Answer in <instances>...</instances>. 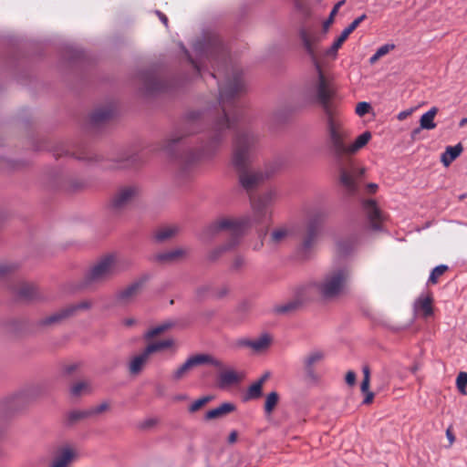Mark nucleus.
<instances>
[{
    "mask_svg": "<svg viewBox=\"0 0 467 467\" xmlns=\"http://www.w3.org/2000/svg\"><path fill=\"white\" fill-rule=\"evenodd\" d=\"M269 376H270V373L266 372L256 382H260L261 385L263 386L264 383L266 381V379L269 378Z\"/></svg>",
    "mask_w": 467,
    "mask_h": 467,
    "instance_id": "obj_58",
    "label": "nucleus"
},
{
    "mask_svg": "<svg viewBox=\"0 0 467 467\" xmlns=\"http://www.w3.org/2000/svg\"><path fill=\"white\" fill-rule=\"evenodd\" d=\"M115 273V257L113 255H107L86 273L84 283L86 285L100 283L109 279Z\"/></svg>",
    "mask_w": 467,
    "mask_h": 467,
    "instance_id": "obj_5",
    "label": "nucleus"
},
{
    "mask_svg": "<svg viewBox=\"0 0 467 467\" xmlns=\"http://www.w3.org/2000/svg\"><path fill=\"white\" fill-rule=\"evenodd\" d=\"M146 279V277L140 278L131 283L127 287L119 290L115 295L116 303L119 305H128L131 303L140 292Z\"/></svg>",
    "mask_w": 467,
    "mask_h": 467,
    "instance_id": "obj_13",
    "label": "nucleus"
},
{
    "mask_svg": "<svg viewBox=\"0 0 467 467\" xmlns=\"http://www.w3.org/2000/svg\"><path fill=\"white\" fill-rule=\"evenodd\" d=\"M466 124H467V118H463V119L460 121L459 126H460V127H463V126H465Z\"/></svg>",
    "mask_w": 467,
    "mask_h": 467,
    "instance_id": "obj_64",
    "label": "nucleus"
},
{
    "mask_svg": "<svg viewBox=\"0 0 467 467\" xmlns=\"http://www.w3.org/2000/svg\"><path fill=\"white\" fill-rule=\"evenodd\" d=\"M50 455L49 467H70L78 459V451L72 443L61 442L52 448Z\"/></svg>",
    "mask_w": 467,
    "mask_h": 467,
    "instance_id": "obj_6",
    "label": "nucleus"
},
{
    "mask_svg": "<svg viewBox=\"0 0 467 467\" xmlns=\"http://www.w3.org/2000/svg\"><path fill=\"white\" fill-rule=\"evenodd\" d=\"M292 234V227L289 225H283L274 229L270 235V243L272 244H278L285 241Z\"/></svg>",
    "mask_w": 467,
    "mask_h": 467,
    "instance_id": "obj_25",
    "label": "nucleus"
},
{
    "mask_svg": "<svg viewBox=\"0 0 467 467\" xmlns=\"http://www.w3.org/2000/svg\"><path fill=\"white\" fill-rule=\"evenodd\" d=\"M367 187L369 192H375L378 189V185L376 183H368Z\"/></svg>",
    "mask_w": 467,
    "mask_h": 467,
    "instance_id": "obj_60",
    "label": "nucleus"
},
{
    "mask_svg": "<svg viewBox=\"0 0 467 467\" xmlns=\"http://www.w3.org/2000/svg\"><path fill=\"white\" fill-rule=\"evenodd\" d=\"M136 323V320L134 318H126L123 321V324L127 327H130Z\"/></svg>",
    "mask_w": 467,
    "mask_h": 467,
    "instance_id": "obj_59",
    "label": "nucleus"
},
{
    "mask_svg": "<svg viewBox=\"0 0 467 467\" xmlns=\"http://www.w3.org/2000/svg\"><path fill=\"white\" fill-rule=\"evenodd\" d=\"M395 46L393 44H385L381 47H379L376 53L379 55V57H382L385 55H387L390 50L394 49Z\"/></svg>",
    "mask_w": 467,
    "mask_h": 467,
    "instance_id": "obj_47",
    "label": "nucleus"
},
{
    "mask_svg": "<svg viewBox=\"0 0 467 467\" xmlns=\"http://www.w3.org/2000/svg\"><path fill=\"white\" fill-rule=\"evenodd\" d=\"M369 388V379H363L360 385L362 392H368Z\"/></svg>",
    "mask_w": 467,
    "mask_h": 467,
    "instance_id": "obj_52",
    "label": "nucleus"
},
{
    "mask_svg": "<svg viewBox=\"0 0 467 467\" xmlns=\"http://www.w3.org/2000/svg\"><path fill=\"white\" fill-rule=\"evenodd\" d=\"M346 382L349 386H353L356 383V373L354 371H348L346 375Z\"/></svg>",
    "mask_w": 467,
    "mask_h": 467,
    "instance_id": "obj_49",
    "label": "nucleus"
},
{
    "mask_svg": "<svg viewBox=\"0 0 467 467\" xmlns=\"http://www.w3.org/2000/svg\"><path fill=\"white\" fill-rule=\"evenodd\" d=\"M92 306V303L88 300H84L77 304L69 305L57 312L42 318L38 321L40 326H51L61 322L62 320L74 316L78 311L88 310Z\"/></svg>",
    "mask_w": 467,
    "mask_h": 467,
    "instance_id": "obj_10",
    "label": "nucleus"
},
{
    "mask_svg": "<svg viewBox=\"0 0 467 467\" xmlns=\"http://www.w3.org/2000/svg\"><path fill=\"white\" fill-rule=\"evenodd\" d=\"M11 290L21 300L30 301L38 297V291L36 285L25 281H19L12 285Z\"/></svg>",
    "mask_w": 467,
    "mask_h": 467,
    "instance_id": "obj_18",
    "label": "nucleus"
},
{
    "mask_svg": "<svg viewBox=\"0 0 467 467\" xmlns=\"http://www.w3.org/2000/svg\"><path fill=\"white\" fill-rule=\"evenodd\" d=\"M89 391V384L86 381H79L72 385L70 388V393L72 396H79L84 392Z\"/></svg>",
    "mask_w": 467,
    "mask_h": 467,
    "instance_id": "obj_40",
    "label": "nucleus"
},
{
    "mask_svg": "<svg viewBox=\"0 0 467 467\" xmlns=\"http://www.w3.org/2000/svg\"><path fill=\"white\" fill-rule=\"evenodd\" d=\"M210 289L211 286L209 285L200 286L196 291L197 296L200 298L204 297L205 294L208 293Z\"/></svg>",
    "mask_w": 467,
    "mask_h": 467,
    "instance_id": "obj_50",
    "label": "nucleus"
},
{
    "mask_svg": "<svg viewBox=\"0 0 467 467\" xmlns=\"http://www.w3.org/2000/svg\"><path fill=\"white\" fill-rule=\"evenodd\" d=\"M244 263H245L244 258L241 255H238L234 259L232 267L234 270H239L240 268H242L244 265Z\"/></svg>",
    "mask_w": 467,
    "mask_h": 467,
    "instance_id": "obj_48",
    "label": "nucleus"
},
{
    "mask_svg": "<svg viewBox=\"0 0 467 467\" xmlns=\"http://www.w3.org/2000/svg\"><path fill=\"white\" fill-rule=\"evenodd\" d=\"M178 232V228L175 226H166L159 229L155 234V238L158 242H164L172 236Z\"/></svg>",
    "mask_w": 467,
    "mask_h": 467,
    "instance_id": "obj_32",
    "label": "nucleus"
},
{
    "mask_svg": "<svg viewBox=\"0 0 467 467\" xmlns=\"http://www.w3.org/2000/svg\"><path fill=\"white\" fill-rule=\"evenodd\" d=\"M363 379H369V377H370V372H369V368L365 366L363 368Z\"/></svg>",
    "mask_w": 467,
    "mask_h": 467,
    "instance_id": "obj_57",
    "label": "nucleus"
},
{
    "mask_svg": "<svg viewBox=\"0 0 467 467\" xmlns=\"http://www.w3.org/2000/svg\"><path fill=\"white\" fill-rule=\"evenodd\" d=\"M344 2H345L344 0L339 1L332 8V10H331V12L329 14V16L327 17V19L323 24V27H324L325 31H327L329 28V26H331V24L334 22V17L337 15V13L338 12L339 7L344 4Z\"/></svg>",
    "mask_w": 467,
    "mask_h": 467,
    "instance_id": "obj_41",
    "label": "nucleus"
},
{
    "mask_svg": "<svg viewBox=\"0 0 467 467\" xmlns=\"http://www.w3.org/2000/svg\"><path fill=\"white\" fill-rule=\"evenodd\" d=\"M236 440H237V432L235 431H231V433L229 434V437H228V442L234 443L236 441Z\"/></svg>",
    "mask_w": 467,
    "mask_h": 467,
    "instance_id": "obj_54",
    "label": "nucleus"
},
{
    "mask_svg": "<svg viewBox=\"0 0 467 467\" xmlns=\"http://www.w3.org/2000/svg\"><path fill=\"white\" fill-rule=\"evenodd\" d=\"M456 386L462 394H466L467 372H460L456 379Z\"/></svg>",
    "mask_w": 467,
    "mask_h": 467,
    "instance_id": "obj_42",
    "label": "nucleus"
},
{
    "mask_svg": "<svg viewBox=\"0 0 467 467\" xmlns=\"http://www.w3.org/2000/svg\"><path fill=\"white\" fill-rule=\"evenodd\" d=\"M19 267L16 262L0 263V279L8 277L15 273Z\"/></svg>",
    "mask_w": 467,
    "mask_h": 467,
    "instance_id": "obj_33",
    "label": "nucleus"
},
{
    "mask_svg": "<svg viewBox=\"0 0 467 467\" xmlns=\"http://www.w3.org/2000/svg\"><path fill=\"white\" fill-rule=\"evenodd\" d=\"M380 58V57H379V55L375 52V54L373 56L370 57L369 58V62L370 64H374L375 62H377L379 59Z\"/></svg>",
    "mask_w": 467,
    "mask_h": 467,
    "instance_id": "obj_62",
    "label": "nucleus"
},
{
    "mask_svg": "<svg viewBox=\"0 0 467 467\" xmlns=\"http://www.w3.org/2000/svg\"><path fill=\"white\" fill-rule=\"evenodd\" d=\"M228 294V288L226 286H223L221 288H219L215 293H214V297L215 298H223V296H225L226 295Z\"/></svg>",
    "mask_w": 467,
    "mask_h": 467,
    "instance_id": "obj_51",
    "label": "nucleus"
},
{
    "mask_svg": "<svg viewBox=\"0 0 467 467\" xmlns=\"http://www.w3.org/2000/svg\"><path fill=\"white\" fill-rule=\"evenodd\" d=\"M437 108L433 107L427 112H425L420 119V128L415 129L412 131V137H414L417 133L420 131V130H433L436 127V123L434 122V118L437 114Z\"/></svg>",
    "mask_w": 467,
    "mask_h": 467,
    "instance_id": "obj_21",
    "label": "nucleus"
},
{
    "mask_svg": "<svg viewBox=\"0 0 467 467\" xmlns=\"http://www.w3.org/2000/svg\"><path fill=\"white\" fill-rule=\"evenodd\" d=\"M300 306H301L300 299H297L296 296L294 299H292L288 302H285V303L280 304V305H275L273 307L272 311L274 314L279 315V316L287 315V314L292 313L295 310H296Z\"/></svg>",
    "mask_w": 467,
    "mask_h": 467,
    "instance_id": "obj_24",
    "label": "nucleus"
},
{
    "mask_svg": "<svg viewBox=\"0 0 467 467\" xmlns=\"http://www.w3.org/2000/svg\"><path fill=\"white\" fill-rule=\"evenodd\" d=\"M140 78L145 92L148 94L153 95L169 90L168 81L161 78L154 71H144L140 73Z\"/></svg>",
    "mask_w": 467,
    "mask_h": 467,
    "instance_id": "obj_11",
    "label": "nucleus"
},
{
    "mask_svg": "<svg viewBox=\"0 0 467 467\" xmlns=\"http://www.w3.org/2000/svg\"><path fill=\"white\" fill-rule=\"evenodd\" d=\"M204 364H211L219 369L223 368V364L212 356L208 354H197L188 358L183 364L172 372L171 378L173 381H179L182 379L192 368Z\"/></svg>",
    "mask_w": 467,
    "mask_h": 467,
    "instance_id": "obj_7",
    "label": "nucleus"
},
{
    "mask_svg": "<svg viewBox=\"0 0 467 467\" xmlns=\"http://www.w3.org/2000/svg\"><path fill=\"white\" fill-rule=\"evenodd\" d=\"M138 156L137 155H133V156H130L125 160H120V161H118L116 163L112 164L110 166V168L112 169H126V168H130L133 165H135L137 160H138Z\"/></svg>",
    "mask_w": 467,
    "mask_h": 467,
    "instance_id": "obj_39",
    "label": "nucleus"
},
{
    "mask_svg": "<svg viewBox=\"0 0 467 467\" xmlns=\"http://www.w3.org/2000/svg\"><path fill=\"white\" fill-rule=\"evenodd\" d=\"M271 342L272 337L268 333H264L254 339L240 337L234 341V346L236 348H250L254 353H260L267 349Z\"/></svg>",
    "mask_w": 467,
    "mask_h": 467,
    "instance_id": "obj_12",
    "label": "nucleus"
},
{
    "mask_svg": "<svg viewBox=\"0 0 467 467\" xmlns=\"http://www.w3.org/2000/svg\"><path fill=\"white\" fill-rule=\"evenodd\" d=\"M324 357L325 354L322 350L314 349L303 358V368L307 378L317 379L315 368L324 359Z\"/></svg>",
    "mask_w": 467,
    "mask_h": 467,
    "instance_id": "obj_16",
    "label": "nucleus"
},
{
    "mask_svg": "<svg viewBox=\"0 0 467 467\" xmlns=\"http://www.w3.org/2000/svg\"><path fill=\"white\" fill-rule=\"evenodd\" d=\"M149 354L143 350L140 354L135 356L129 364V370L131 374L136 375L139 374L145 363L149 359Z\"/></svg>",
    "mask_w": 467,
    "mask_h": 467,
    "instance_id": "obj_28",
    "label": "nucleus"
},
{
    "mask_svg": "<svg viewBox=\"0 0 467 467\" xmlns=\"http://www.w3.org/2000/svg\"><path fill=\"white\" fill-rule=\"evenodd\" d=\"M363 210L367 214L371 229L375 231L381 230L384 215L377 203L372 200L365 201L363 202Z\"/></svg>",
    "mask_w": 467,
    "mask_h": 467,
    "instance_id": "obj_15",
    "label": "nucleus"
},
{
    "mask_svg": "<svg viewBox=\"0 0 467 467\" xmlns=\"http://www.w3.org/2000/svg\"><path fill=\"white\" fill-rule=\"evenodd\" d=\"M115 114L113 106H106L96 109L89 116V125L97 129L110 120Z\"/></svg>",
    "mask_w": 467,
    "mask_h": 467,
    "instance_id": "obj_17",
    "label": "nucleus"
},
{
    "mask_svg": "<svg viewBox=\"0 0 467 467\" xmlns=\"http://www.w3.org/2000/svg\"><path fill=\"white\" fill-rule=\"evenodd\" d=\"M173 343L174 342H173V340L171 338H168V339H164V340H160V341H156V342L149 344L144 348V350L150 356L152 353H155V352H158V351H161V350H163L165 348H171L173 345Z\"/></svg>",
    "mask_w": 467,
    "mask_h": 467,
    "instance_id": "obj_30",
    "label": "nucleus"
},
{
    "mask_svg": "<svg viewBox=\"0 0 467 467\" xmlns=\"http://www.w3.org/2000/svg\"><path fill=\"white\" fill-rule=\"evenodd\" d=\"M446 436H447L448 440L450 441V443H452L454 441L455 437L450 430H447Z\"/></svg>",
    "mask_w": 467,
    "mask_h": 467,
    "instance_id": "obj_61",
    "label": "nucleus"
},
{
    "mask_svg": "<svg viewBox=\"0 0 467 467\" xmlns=\"http://www.w3.org/2000/svg\"><path fill=\"white\" fill-rule=\"evenodd\" d=\"M276 199L277 192L275 190H269L257 199L251 198L252 217L249 215L239 218L223 217L209 224L202 234L201 238L203 241H210L222 232H227L230 235L227 243L210 252L209 259L216 260L222 254L234 249L239 244L244 230L253 222L262 223L271 215L270 208Z\"/></svg>",
    "mask_w": 467,
    "mask_h": 467,
    "instance_id": "obj_3",
    "label": "nucleus"
},
{
    "mask_svg": "<svg viewBox=\"0 0 467 467\" xmlns=\"http://www.w3.org/2000/svg\"><path fill=\"white\" fill-rule=\"evenodd\" d=\"M263 386L260 382H254L247 389L245 400H257L262 396Z\"/></svg>",
    "mask_w": 467,
    "mask_h": 467,
    "instance_id": "obj_35",
    "label": "nucleus"
},
{
    "mask_svg": "<svg viewBox=\"0 0 467 467\" xmlns=\"http://www.w3.org/2000/svg\"><path fill=\"white\" fill-rule=\"evenodd\" d=\"M462 151L461 143L455 146H448L445 151L441 154V161L444 166L448 167Z\"/></svg>",
    "mask_w": 467,
    "mask_h": 467,
    "instance_id": "obj_26",
    "label": "nucleus"
},
{
    "mask_svg": "<svg viewBox=\"0 0 467 467\" xmlns=\"http://www.w3.org/2000/svg\"><path fill=\"white\" fill-rule=\"evenodd\" d=\"M298 35L317 70V78L307 88V97L320 104L324 110L328 131V148L338 170L340 183L349 194H354L358 191V179L363 175L364 171L354 165L350 155L363 148L370 140L371 134L365 131L353 143L347 144L345 132L340 129V109L330 101L335 95V88L326 78L317 61L315 43L318 41V36L304 27L299 29Z\"/></svg>",
    "mask_w": 467,
    "mask_h": 467,
    "instance_id": "obj_2",
    "label": "nucleus"
},
{
    "mask_svg": "<svg viewBox=\"0 0 467 467\" xmlns=\"http://www.w3.org/2000/svg\"><path fill=\"white\" fill-rule=\"evenodd\" d=\"M77 364H70L64 368V372L66 374H71L75 369H77Z\"/></svg>",
    "mask_w": 467,
    "mask_h": 467,
    "instance_id": "obj_53",
    "label": "nucleus"
},
{
    "mask_svg": "<svg viewBox=\"0 0 467 467\" xmlns=\"http://www.w3.org/2000/svg\"><path fill=\"white\" fill-rule=\"evenodd\" d=\"M109 408V404L107 402H102L99 405L94 406L90 409H88L90 416L98 415L99 413H102Z\"/></svg>",
    "mask_w": 467,
    "mask_h": 467,
    "instance_id": "obj_46",
    "label": "nucleus"
},
{
    "mask_svg": "<svg viewBox=\"0 0 467 467\" xmlns=\"http://www.w3.org/2000/svg\"><path fill=\"white\" fill-rule=\"evenodd\" d=\"M83 185V182L77 179H67L64 181L58 188L65 192H71L81 189Z\"/></svg>",
    "mask_w": 467,
    "mask_h": 467,
    "instance_id": "obj_34",
    "label": "nucleus"
},
{
    "mask_svg": "<svg viewBox=\"0 0 467 467\" xmlns=\"http://www.w3.org/2000/svg\"><path fill=\"white\" fill-rule=\"evenodd\" d=\"M185 254V251L182 248H176L170 251L159 253L155 255V260L161 263L173 262L176 259L182 257Z\"/></svg>",
    "mask_w": 467,
    "mask_h": 467,
    "instance_id": "obj_29",
    "label": "nucleus"
},
{
    "mask_svg": "<svg viewBox=\"0 0 467 467\" xmlns=\"http://www.w3.org/2000/svg\"><path fill=\"white\" fill-rule=\"evenodd\" d=\"M316 294H318L317 290V282L311 284H306L299 286L296 291V296L297 299H300V304L302 305L306 301L311 300L314 298Z\"/></svg>",
    "mask_w": 467,
    "mask_h": 467,
    "instance_id": "obj_23",
    "label": "nucleus"
},
{
    "mask_svg": "<svg viewBox=\"0 0 467 467\" xmlns=\"http://www.w3.org/2000/svg\"><path fill=\"white\" fill-rule=\"evenodd\" d=\"M407 115H408V112H406V111H401V112H400V113H399V115H398V119H399L400 120H402V119H404L407 117Z\"/></svg>",
    "mask_w": 467,
    "mask_h": 467,
    "instance_id": "obj_63",
    "label": "nucleus"
},
{
    "mask_svg": "<svg viewBox=\"0 0 467 467\" xmlns=\"http://www.w3.org/2000/svg\"><path fill=\"white\" fill-rule=\"evenodd\" d=\"M62 155L72 156L78 160H82V161H91L92 160L91 156H89L90 155L89 150H87L86 148H83V149H80L78 150H69V149H62L61 150H57L55 152L56 158L61 157Z\"/></svg>",
    "mask_w": 467,
    "mask_h": 467,
    "instance_id": "obj_27",
    "label": "nucleus"
},
{
    "mask_svg": "<svg viewBox=\"0 0 467 467\" xmlns=\"http://www.w3.org/2000/svg\"><path fill=\"white\" fill-rule=\"evenodd\" d=\"M366 393V397L364 399V403L365 404H368L372 401L373 400V397H374V394L370 391H368V392H365Z\"/></svg>",
    "mask_w": 467,
    "mask_h": 467,
    "instance_id": "obj_55",
    "label": "nucleus"
},
{
    "mask_svg": "<svg viewBox=\"0 0 467 467\" xmlns=\"http://www.w3.org/2000/svg\"><path fill=\"white\" fill-rule=\"evenodd\" d=\"M279 400V395L276 391L270 392L266 398L264 406L265 413L266 415H271L274 411L275 408L276 407Z\"/></svg>",
    "mask_w": 467,
    "mask_h": 467,
    "instance_id": "obj_31",
    "label": "nucleus"
},
{
    "mask_svg": "<svg viewBox=\"0 0 467 467\" xmlns=\"http://www.w3.org/2000/svg\"><path fill=\"white\" fill-rule=\"evenodd\" d=\"M172 326H173L172 322H170V321L164 322V323H162V324H161L159 326H156V327H152L149 331H147V333L145 334V337L147 339L152 338V337L160 335L161 333L168 330Z\"/></svg>",
    "mask_w": 467,
    "mask_h": 467,
    "instance_id": "obj_36",
    "label": "nucleus"
},
{
    "mask_svg": "<svg viewBox=\"0 0 467 467\" xmlns=\"http://www.w3.org/2000/svg\"><path fill=\"white\" fill-rule=\"evenodd\" d=\"M448 269V266L446 265H440L436 267H434L428 279V283L430 284H436L438 282V279L440 276H441Z\"/></svg>",
    "mask_w": 467,
    "mask_h": 467,
    "instance_id": "obj_37",
    "label": "nucleus"
},
{
    "mask_svg": "<svg viewBox=\"0 0 467 467\" xmlns=\"http://www.w3.org/2000/svg\"><path fill=\"white\" fill-rule=\"evenodd\" d=\"M353 248V243L352 242H343L339 241L337 243V249L338 252L341 254H348L349 253Z\"/></svg>",
    "mask_w": 467,
    "mask_h": 467,
    "instance_id": "obj_45",
    "label": "nucleus"
},
{
    "mask_svg": "<svg viewBox=\"0 0 467 467\" xmlns=\"http://www.w3.org/2000/svg\"><path fill=\"white\" fill-rule=\"evenodd\" d=\"M213 400L212 396H204L202 397L195 401H193L188 408L189 412L194 413L201 410L203 406H205L208 402Z\"/></svg>",
    "mask_w": 467,
    "mask_h": 467,
    "instance_id": "obj_38",
    "label": "nucleus"
},
{
    "mask_svg": "<svg viewBox=\"0 0 467 467\" xmlns=\"http://www.w3.org/2000/svg\"><path fill=\"white\" fill-rule=\"evenodd\" d=\"M433 298L431 295L421 294L414 302L413 309L417 315L427 317L433 314Z\"/></svg>",
    "mask_w": 467,
    "mask_h": 467,
    "instance_id": "obj_19",
    "label": "nucleus"
},
{
    "mask_svg": "<svg viewBox=\"0 0 467 467\" xmlns=\"http://www.w3.org/2000/svg\"><path fill=\"white\" fill-rule=\"evenodd\" d=\"M156 13L159 16L161 21L167 26H168V18H167V16L164 14H162L161 12H160V11H157Z\"/></svg>",
    "mask_w": 467,
    "mask_h": 467,
    "instance_id": "obj_56",
    "label": "nucleus"
},
{
    "mask_svg": "<svg viewBox=\"0 0 467 467\" xmlns=\"http://www.w3.org/2000/svg\"><path fill=\"white\" fill-rule=\"evenodd\" d=\"M322 215L309 218L306 225V234L298 247L297 254L301 259H306L312 251L318 235Z\"/></svg>",
    "mask_w": 467,
    "mask_h": 467,
    "instance_id": "obj_8",
    "label": "nucleus"
},
{
    "mask_svg": "<svg viewBox=\"0 0 467 467\" xmlns=\"http://www.w3.org/2000/svg\"><path fill=\"white\" fill-rule=\"evenodd\" d=\"M139 194L140 188L136 184H125L119 186L111 199L110 204L112 209L115 211H122L128 208Z\"/></svg>",
    "mask_w": 467,
    "mask_h": 467,
    "instance_id": "obj_9",
    "label": "nucleus"
},
{
    "mask_svg": "<svg viewBox=\"0 0 467 467\" xmlns=\"http://www.w3.org/2000/svg\"><path fill=\"white\" fill-rule=\"evenodd\" d=\"M236 409L235 405L232 402H223L217 408L208 410L204 415L205 420H211L219 419L225 416L228 413L234 411Z\"/></svg>",
    "mask_w": 467,
    "mask_h": 467,
    "instance_id": "obj_22",
    "label": "nucleus"
},
{
    "mask_svg": "<svg viewBox=\"0 0 467 467\" xmlns=\"http://www.w3.org/2000/svg\"><path fill=\"white\" fill-rule=\"evenodd\" d=\"M192 47L196 59L184 47L182 49L196 75L202 73L205 61L211 63L214 69L210 74L211 78L217 79L223 75V79L218 80V104L188 112L182 130L171 134L165 142L164 150L173 154L184 137L202 131L196 140L197 145L178 157L180 174L186 177L199 161L213 158L228 132L234 130L232 163L238 172L241 186L246 191L254 190L273 171H263L251 166L259 146V135L247 125L243 107L238 101L239 96L246 90L243 72L235 67H229L228 50L218 37L208 41L197 39Z\"/></svg>",
    "mask_w": 467,
    "mask_h": 467,
    "instance_id": "obj_1",
    "label": "nucleus"
},
{
    "mask_svg": "<svg viewBox=\"0 0 467 467\" xmlns=\"http://www.w3.org/2000/svg\"><path fill=\"white\" fill-rule=\"evenodd\" d=\"M351 277V270L348 265H336L324 274L317 282V290L324 299H334L345 290Z\"/></svg>",
    "mask_w": 467,
    "mask_h": 467,
    "instance_id": "obj_4",
    "label": "nucleus"
},
{
    "mask_svg": "<svg viewBox=\"0 0 467 467\" xmlns=\"http://www.w3.org/2000/svg\"><path fill=\"white\" fill-rule=\"evenodd\" d=\"M369 109H370L369 103L365 102V101L359 102V103H358V105L356 107V113L361 117V116L366 115L369 111Z\"/></svg>",
    "mask_w": 467,
    "mask_h": 467,
    "instance_id": "obj_44",
    "label": "nucleus"
},
{
    "mask_svg": "<svg viewBox=\"0 0 467 467\" xmlns=\"http://www.w3.org/2000/svg\"><path fill=\"white\" fill-rule=\"evenodd\" d=\"M87 417H90V413H89V410H73L71 412H69L68 414V420L73 422V421H77L80 419H84V418H87Z\"/></svg>",
    "mask_w": 467,
    "mask_h": 467,
    "instance_id": "obj_43",
    "label": "nucleus"
},
{
    "mask_svg": "<svg viewBox=\"0 0 467 467\" xmlns=\"http://www.w3.org/2000/svg\"><path fill=\"white\" fill-rule=\"evenodd\" d=\"M366 15L363 14L354 19L349 24V26L342 31L341 35L335 40L332 46L326 50L325 55L329 57H335L337 56V50L340 48L345 40L360 25V23L366 19Z\"/></svg>",
    "mask_w": 467,
    "mask_h": 467,
    "instance_id": "obj_14",
    "label": "nucleus"
},
{
    "mask_svg": "<svg viewBox=\"0 0 467 467\" xmlns=\"http://www.w3.org/2000/svg\"><path fill=\"white\" fill-rule=\"evenodd\" d=\"M243 375L233 368L223 369L218 375V386L221 389L237 384L242 380Z\"/></svg>",
    "mask_w": 467,
    "mask_h": 467,
    "instance_id": "obj_20",
    "label": "nucleus"
}]
</instances>
